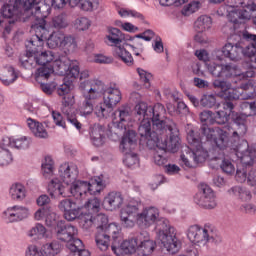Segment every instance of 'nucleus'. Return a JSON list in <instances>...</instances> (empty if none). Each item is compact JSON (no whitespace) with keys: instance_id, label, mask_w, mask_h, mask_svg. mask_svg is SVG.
<instances>
[{"instance_id":"43","label":"nucleus","mask_w":256,"mask_h":256,"mask_svg":"<svg viewBox=\"0 0 256 256\" xmlns=\"http://www.w3.org/2000/svg\"><path fill=\"white\" fill-rule=\"evenodd\" d=\"M103 233H106V235L109 236V238L113 239L114 245L120 243L119 237H121V228L117 223H110L104 227Z\"/></svg>"},{"instance_id":"18","label":"nucleus","mask_w":256,"mask_h":256,"mask_svg":"<svg viewBox=\"0 0 256 256\" xmlns=\"http://www.w3.org/2000/svg\"><path fill=\"white\" fill-rule=\"evenodd\" d=\"M59 177L65 185L69 186L71 183L77 181V177H79V167L73 162H65L59 167Z\"/></svg>"},{"instance_id":"58","label":"nucleus","mask_w":256,"mask_h":256,"mask_svg":"<svg viewBox=\"0 0 256 256\" xmlns=\"http://www.w3.org/2000/svg\"><path fill=\"white\" fill-rule=\"evenodd\" d=\"M74 27L78 31H87L91 27V20L87 17H80L75 20Z\"/></svg>"},{"instance_id":"1","label":"nucleus","mask_w":256,"mask_h":256,"mask_svg":"<svg viewBox=\"0 0 256 256\" xmlns=\"http://www.w3.org/2000/svg\"><path fill=\"white\" fill-rule=\"evenodd\" d=\"M141 201L131 200L120 211V221L125 229H133L135 225L139 227H151L156 223L157 239L164 249L171 255L179 253L181 249V241L177 237L175 227L171 226V222L167 218L159 219V209L153 206L145 207L141 211Z\"/></svg>"},{"instance_id":"19","label":"nucleus","mask_w":256,"mask_h":256,"mask_svg":"<svg viewBox=\"0 0 256 256\" xmlns=\"http://www.w3.org/2000/svg\"><path fill=\"white\" fill-rule=\"evenodd\" d=\"M241 8H234L228 13V19L234 25H239L243 21H249L253 17V12L251 9L247 8V3L240 2Z\"/></svg>"},{"instance_id":"33","label":"nucleus","mask_w":256,"mask_h":256,"mask_svg":"<svg viewBox=\"0 0 256 256\" xmlns=\"http://www.w3.org/2000/svg\"><path fill=\"white\" fill-rule=\"evenodd\" d=\"M19 79V73L15 71V68L11 65H5L0 70V81L3 83L6 87L8 85H13L15 81Z\"/></svg>"},{"instance_id":"15","label":"nucleus","mask_w":256,"mask_h":256,"mask_svg":"<svg viewBox=\"0 0 256 256\" xmlns=\"http://www.w3.org/2000/svg\"><path fill=\"white\" fill-rule=\"evenodd\" d=\"M109 223V218L107 215L100 214H83L80 216V225L86 231L91 229V227H96L97 233L102 232Z\"/></svg>"},{"instance_id":"25","label":"nucleus","mask_w":256,"mask_h":256,"mask_svg":"<svg viewBox=\"0 0 256 256\" xmlns=\"http://www.w3.org/2000/svg\"><path fill=\"white\" fill-rule=\"evenodd\" d=\"M155 247H157V243L149 239L147 232H142L138 235V255L149 256L155 251Z\"/></svg>"},{"instance_id":"8","label":"nucleus","mask_w":256,"mask_h":256,"mask_svg":"<svg viewBox=\"0 0 256 256\" xmlns=\"http://www.w3.org/2000/svg\"><path fill=\"white\" fill-rule=\"evenodd\" d=\"M234 153L242 165L248 166L247 183L251 187L256 185V170L251 167L256 159V149L249 146V142L242 141L234 148Z\"/></svg>"},{"instance_id":"26","label":"nucleus","mask_w":256,"mask_h":256,"mask_svg":"<svg viewBox=\"0 0 256 256\" xmlns=\"http://www.w3.org/2000/svg\"><path fill=\"white\" fill-rule=\"evenodd\" d=\"M4 215L10 223H17L18 221L27 219V217L30 215V212L29 208L25 206L15 205L7 208V210L4 212Z\"/></svg>"},{"instance_id":"38","label":"nucleus","mask_w":256,"mask_h":256,"mask_svg":"<svg viewBox=\"0 0 256 256\" xmlns=\"http://www.w3.org/2000/svg\"><path fill=\"white\" fill-rule=\"evenodd\" d=\"M40 256H55L61 253V243L57 240L44 244L40 250H38Z\"/></svg>"},{"instance_id":"35","label":"nucleus","mask_w":256,"mask_h":256,"mask_svg":"<svg viewBox=\"0 0 256 256\" xmlns=\"http://www.w3.org/2000/svg\"><path fill=\"white\" fill-rule=\"evenodd\" d=\"M69 187L63 186L58 179H53L48 185V193L54 199L57 197H69Z\"/></svg>"},{"instance_id":"28","label":"nucleus","mask_w":256,"mask_h":256,"mask_svg":"<svg viewBox=\"0 0 256 256\" xmlns=\"http://www.w3.org/2000/svg\"><path fill=\"white\" fill-rule=\"evenodd\" d=\"M139 245V236L130 238L128 240H124L120 247H117L115 244H112L111 249L115 255H120L121 251L125 253V255H133L135 251H137V247Z\"/></svg>"},{"instance_id":"12","label":"nucleus","mask_w":256,"mask_h":256,"mask_svg":"<svg viewBox=\"0 0 256 256\" xmlns=\"http://www.w3.org/2000/svg\"><path fill=\"white\" fill-rule=\"evenodd\" d=\"M187 237L194 245L205 247L209 241L215 239V234L213 233V227L210 224H206L204 227L193 225L189 227Z\"/></svg>"},{"instance_id":"60","label":"nucleus","mask_w":256,"mask_h":256,"mask_svg":"<svg viewBox=\"0 0 256 256\" xmlns=\"http://www.w3.org/2000/svg\"><path fill=\"white\" fill-rule=\"evenodd\" d=\"M220 168L226 175H233V173H235V165H233V162L229 159L222 160Z\"/></svg>"},{"instance_id":"3","label":"nucleus","mask_w":256,"mask_h":256,"mask_svg":"<svg viewBox=\"0 0 256 256\" xmlns=\"http://www.w3.org/2000/svg\"><path fill=\"white\" fill-rule=\"evenodd\" d=\"M112 123L117 129L126 131L120 142V151L124 153L123 163L128 169H137L139 166V155L133 153L137 147V132L129 129L133 127V115L129 108H119L113 113Z\"/></svg>"},{"instance_id":"34","label":"nucleus","mask_w":256,"mask_h":256,"mask_svg":"<svg viewBox=\"0 0 256 256\" xmlns=\"http://www.w3.org/2000/svg\"><path fill=\"white\" fill-rule=\"evenodd\" d=\"M104 103L107 107H115L121 101V90L117 86L107 88L103 93Z\"/></svg>"},{"instance_id":"53","label":"nucleus","mask_w":256,"mask_h":256,"mask_svg":"<svg viewBox=\"0 0 256 256\" xmlns=\"http://www.w3.org/2000/svg\"><path fill=\"white\" fill-rule=\"evenodd\" d=\"M167 109L169 113L176 111V113H179L180 115H189V106H187L183 101L177 103V109H175V106L172 104H167Z\"/></svg>"},{"instance_id":"62","label":"nucleus","mask_w":256,"mask_h":256,"mask_svg":"<svg viewBox=\"0 0 256 256\" xmlns=\"http://www.w3.org/2000/svg\"><path fill=\"white\" fill-rule=\"evenodd\" d=\"M223 65L224 64L210 63L208 64V71L213 77H221L223 73Z\"/></svg>"},{"instance_id":"23","label":"nucleus","mask_w":256,"mask_h":256,"mask_svg":"<svg viewBox=\"0 0 256 256\" xmlns=\"http://www.w3.org/2000/svg\"><path fill=\"white\" fill-rule=\"evenodd\" d=\"M124 201L125 198L121 192L112 191L104 197L102 207H104L106 211H117V209L123 207Z\"/></svg>"},{"instance_id":"9","label":"nucleus","mask_w":256,"mask_h":256,"mask_svg":"<svg viewBox=\"0 0 256 256\" xmlns=\"http://www.w3.org/2000/svg\"><path fill=\"white\" fill-rule=\"evenodd\" d=\"M39 39H41L42 45L47 41L49 49H61L65 55L74 53L75 49H77V40H75V37L72 35H65L61 30L53 31L52 33L48 32L47 38Z\"/></svg>"},{"instance_id":"7","label":"nucleus","mask_w":256,"mask_h":256,"mask_svg":"<svg viewBox=\"0 0 256 256\" xmlns=\"http://www.w3.org/2000/svg\"><path fill=\"white\" fill-rule=\"evenodd\" d=\"M57 239L67 243V247L70 251L69 256H90L91 252L85 249L83 241L76 238L79 230L77 227L65 223V221H59L54 228Z\"/></svg>"},{"instance_id":"56","label":"nucleus","mask_w":256,"mask_h":256,"mask_svg":"<svg viewBox=\"0 0 256 256\" xmlns=\"http://www.w3.org/2000/svg\"><path fill=\"white\" fill-rule=\"evenodd\" d=\"M232 192L234 195H238L241 201H251V191L247 190V188L235 186L232 188Z\"/></svg>"},{"instance_id":"36","label":"nucleus","mask_w":256,"mask_h":256,"mask_svg":"<svg viewBox=\"0 0 256 256\" xmlns=\"http://www.w3.org/2000/svg\"><path fill=\"white\" fill-rule=\"evenodd\" d=\"M31 143H33V140H31V137L27 136H21L18 138H4V145H9L10 147H15V149L20 150L29 149V147H31Z\"/></svg>"},{"instance_id":"24","label":"nucleus","mask_w":256,"mask_h":256,"mask_svg":"<svg viewBox=\"0 0 256 256\" xmlns=\"http://www.w3.org/2000/svg\"><path fill=\"white\" fill-rule=\"evenodd\" d=\"M87 87H90V89L86 94H84L86 101L93 103L95 100L99 99L101 95H103V82L99 81L95 82L94 84L89 80L81 82V89H87Z\"/></svg>"},{"instance_id":"2","label":"nucleus","mask_w":256,"mask_h":256,"mask_svg":"<svg viewBox=\"0 0 256 256\" xmlns=\"http://www.w3.org/2000/svg\"><path fill=\"white\" fill-rule=\"evenodd\" d=\"M200 132L202 137L197 136L193 130L187 134V141L190 148L187 147L183 150L180 156V163L186 169H193L199 163H205L207 161L209 153H211V149H207L208 145H212V151H217V149L223 151L227 147H230V126L211 128L207 124H202Z\"/></svg>"},{"instance_id":"14","label":"nucleus","mask_w":256,"mask_h":256,"mask_svg":"<svg viewBox=\"0 0 256 256\" xmlns=\"http://www.w3.org/2000/svg\"><path fill=\"white\" fill-rule=\"evenodd\" d=\"M165 113H167V111L165 110V106L161 103L149 106V119L152 121L154 129L159 133H167L168 125H173L172 121L163 120Z\"/></svg>"},{"instance_id":"48","label":"nucleus","mask_w":256,"mask_h":256,"mask_svg":"<svg viewBox=\"0 0 256 256\" xmlns=\"http://www.w3.org/2000/svg\"><path fill=\"white\" fill-rule=\"evenodd\" d=\"M105 189V184L101 177L96 178L92 183H89V189L87 191V197L89 195H99Z\"/></svg>"},{"instance_id":"57","label":"nucleus","mask_w":256,"mask_h":256,"mask_svg":"<svg viewBox=\"0 0 256 256\" xmlns=\"http://www.w3.org/2000/svg\"><path fill=\"white\" fill-rule=\"evenodd\" d=\"M200 105L202 107H206L207 109H212V107L217 105V98H215V95L213 94H205L200 100Z\"/></svg>"},{"instance_id":"40","label":"nucleus","mask_w":256,"mask_h":256,"mask_svg":"<svg viewBox=\"0 0 256 256\" xmlns=\"http://www.w3.org/2000/svg\"><path fill=\"white\" fill-rule=\"evenodd\" d=\"M70 7H80L82 11H95L99 8V0H69Z\"/></svg>"},{"instance_id":"13","label":"nucleus","mask_w":256,"mask_h":256,"mask_svg":"<svg viewBox=\"0 0 256 256\" xmlns=\"http://www.w3.org/2000/svg\"><path fill=\"white\" fill-rule=\"evenodd\" d=\"M35 0H6L0 9V13L4 19H13V17H21L23 13H27V9H31Z\"/></svg>"},{"instance_id":"54","label":"nucleus","mask_w":256,"mask_h":256,"mask_svg":"<svg viewBox=\"0 0 256 256\" xmlns=\"http://www.w3.org/2000/svg\"><path fill=\"white\" fill-rule=\"evenodd\" d=\"M199 9H201V1H192L187 6H184L182 15L189 17V15H193V13H196Z\"/></svg>"},{"instance_id":"10","label":"nucleus","mask_w":256,"mask_h":256,"mask_svg":"<svg viewBox=\"0 0 256 256\" xmlns=\"http://www.w3.org/2000/svg\"><path fill=\"white\" fill-rule=\"evenodd\" d=\"M157 149H166L170 153H177L181 147V138H179V129L172 123L166 126V132L162 134L156 143Z\"/></svg>"},{"instance_id":"30","label":"nucleus","mask_w":256,"mask_h":256,"mask_svg":"<svg viewBox=\"0 0 256 256\" xmlns=\"http://www.w3.org/2000/svg\"><path fill=\"white\" fill-rule=\"evenodd\" d=\"M68 187V197L72 195L75 199H85L87 197V192L89 191V182L76 180L73 183L69 184Z\"/></svg>"},{"instance_id":"59","label":"nucleus","mask_w":256,"mask_h":256,"mask_svg":"<svg viewBox=\"0 0 256 256\" xmlns=\"http://www.w3.org/2000/svg\"><path fill=\"white\" fill-rule=\"evenodd\" d=\"M137 73H138L141 81L144 82L146 89H149V87H151L150 81L153 78V75H151V73H149L141 68H137Z\"/></svg>"},{"instance_id":"27","label":"nucleus","mask_w":256,"mask_h":256,"mask_svg":"<svg viewBox=\"0 0 256 256\" xmlns=\"http://www.w3.org/2000/svg\"><path fill=\"white\" fill-rule=\"evenodd\" d=\"M59 97H62V113H67V108L75 105V96L71 93V86L67 83L60 85L57 89Z\"/></svg>"},{"instance_id":"41","label":"nucleus","mask_w":256,"mask_h":256,"mask_svg":"<svg viewBox=\"0 0 256 256\" xmlns=\"http://www.w3.org/2000/svg\"><path fill=\"white\" fill-rule=\"evenodd\" d=\"M9 195L13 201H23L27 197V189L21 183L12 184Z\"/></svg>"},{"instance_id":"31","label":"nucleus","mask_w":256,"mask_h":256,"mask_svg":"<svg viewBox=\"0 0 256 256\" xmlns=\"http://www.w3.org/2000/svg\"><path fill=\"white\" fill-rule=\"evenodd\" d=\"M90 139L94 147H102L105 144V127L101 124L90 126Z\"/></svg>"},{"instance_id":"37","label":"nucleus","mask_w":256,"mask_h":256,"mask_svg":"<svg viewBox=\"0 0 256 256\" xmlns=\"http://www.w3.org/2000/svg\"><path fill=\"white\" fill-rule=\"evenodd\" d=\"M57 59H67V57H57L53 51H44L40 55L35 56V63L41 66H51Z\"/></svg>"},{"instance_id":"61","label":"nucleus","mask_w":256,"mask_h":256,"mask_svg":"<svg viewBox=\"0 0 256 256\" xmlns=\"http://www.w3.org/2000/svg\"><path fill=\"white\" fill-rule=\"evenodd\" d=\"M53 165V158L46 156L42 163V172L46 175H50V173H53Z\"/></svg>"},{"instance_id":"47","label":"nucleus","mask_w":256,"mask_h":256,"mask_svg":"<svg viewBox=\"0 0 256 256\" xmlns=\"http://www.w3.org/2000/svg\"><path fill=\"white\" fill-rule=\"evenodd\" d=\"M51 26L54 29H67L69 27V20L67 19L66 14H59L58 16H54L51 21Z\"/></svg>"},{"instance_id":"6","label":"nucleus","mask_w":256,"mask_h":256,"mask_svg":"<svg viewBox=\"0 0 256 256\" xmlns=\"http://www.w3.org/2000/svg\"><path fill=\"white\" fill-rule=\"evenodd\" d=\"M53 73L61 77H77L79 75V61L69 58L56 59L53 65L38 68L35 73V80L37 83L48 81Z\"/></svg>"},{"instance_id":"55","label":"nucleus","mask_w":256,"mask_h":256,"mask_svg":"<svg viewBox=\"0 0 256 256\" xmlns=\"http://www.w3.org/2000/svg\"><path fill=\"white\" fill-rule=\"evenodd\" d=\"M45 233H47V228L43 226L41 223H37L30 231V237H36V239H43L45 237Z\"/></svg>"},{"instance_id":"32","label":"nucleus","mask_w":256,"mask_h":256,"mask_svg":"<svg viewBox=\"0 0 256 256\" xmlns=\"http://www.w3.org/2000/svg\"><path fill=\"white\" fill-rule=\"evenodd\" d=\"M107 44L110 47H123V43H125V34L119 30V28H108V35H106Z\"/></svg>"},{"instance_id":"50","label":"nucleus","mask_w":256,"mask_h":256,"mask_svg":"<svg viewBox=\"0 0 256 256\" xmlns=\"http://www.w3.org/2000/svg\"><path fill=\"white\" fill-rule=\"evenodd\" d=\"M153 161L155 165H158L159 167L167 165V150L158 148V150L154 152Z\"/></svg>"},{"instance_id":"21","label":"nucleus","mask_w":256,"mask_h":256,"mask_svg":"<svg viewBox=\"0 0 256 256\" xmlns=\"http://www.w3.org/2000/svg\"><path fill=\"white\" fill-rule=\"evenodd\" d=\"M58 207L63 211L66 221H75L81 215V208L69 198L60 201Z\"/></svg>"},{"instance_id":"5","label":"nucleus","mask_w":256,"mask_h":256,"mask_svg":"<svg viewBox=\"0 0 256 256\" xmlns=\"http://www.w3.org/2000/svg\"><path fill=\"white\" fill-rule=\"evenodd\" d=\"M31 13L32 20L35 19L36 23L32 24L31 31H34L32 42L30 45L41 46L43 41L49 37V29H47V22L45 19L51 15V6L41 2V0H34L31 7L26 9V13Z\"/></svg>"},{"instance_id":"46","label":"nucleus","mask_w":256,"mask_h":256,"mask_svg":"<svg viewBox=\"0 0 256 256\" xmlns=\"http://www.w3.org/2000/svg\"><path fill=\"white\" fill-rule=\"evenodd\" d=\"M62 113L65 115L68 123H71L73 127H75L78 131H81V127H83V125L81 122H79V120H77V117L75 116V108L73 106L66 108V112Z\"/></svg>"},{"instance_id":"39","label":"nucleus","mask_w":256,"mask_h":256,"mask_svg":"<svg viewBox=\"0 0 256 256\" xmlns=\"http://www.w3.org/2000/svg\"><path fill=\"white\" fill-rule=\"evenodd\" d=\"M9 144H5V138L0 143V167H7L13 163V153L9 150Z\"/></svg>"},{"instance_id":"51","label":"nucleus","mask_w":256,"mask_h":256,"mask_svg":"<svg viewBox=\"0 0 256 256\" xmlns=\"http://www.w3.org/2000/svg\"><path fill=\"white\" fill-rule=\"evenodd\" d=\"M112 107H107V104L100 103L94 108V113L98 119H107L109 117V113H111Z\"/></svg>"},{"instance_id":"42","label":"nucleus","mask_w":256,"mask_h":256,"mask_svg":"<svg viewBox=\"0 0 256 256\" xmlns=\"http://www.w3.org/2000/svg\"><path fill=\"white\" fill-rule=\"evenodd\" d=\"M114 55L118 59L121 60L122 63H125L128 67H131L134 63L133 55L130 54L127 49H125V46H119L114 49Z\"/></svg>"},{"instance_id":"63","label":"nucleus","mask_w":256,"mask_h":256,"mask_svg":"<svg viewBox=\"0 0 256 256\" xmlns=\"http://www.w3.org/2000/svg\"><path fill=\"white\" fill-rule=\"evenodd\" d=\"M58 222L59 221H57V214L53 212L51 208H48V213L46 214L45 219L47 227H55V225L57 226Z\"/></svg>"},{"instance_id":"17","label":"nucleus","mask_w":256,"mask_h":256,"mask_svg":"<svg viewBox=\"0 0 256 256\" xmlns=\"http://www.w3.org/2000/svg\"><path fill=\"white\" fill-rule=\"evenodd\" d=\"M222 76L223 79H234V83H237V81L240 82V85L242 83H245L246 79H251L252 77H255V71L248 70L246 72H242L239 67L236 65L231 64H224L222 67Z\"/></svg>"},{"instance_id":"22","label":"nucleus","mask_w":256,"mask_h":256,"mask_svg":"<svg viewBox=\"0 0 256 256\" xmlns=\"http://www.w3.org/2000/svg\"><path fill=\"white\" fill-rule=\"evenodd\" d=\"M218 53H222V57L230 59V61H240L244 57L243 42L226 43Z\"/></svg>"},{"instance_id":"11","label":"nucleus","mask_w":256,"mask_h":256,"mask_svg":"<svg viewBox=\"0 0 256 256\" xmlns=\"http://www.w3.org/2000/svg\"><path fill=\"white\" fill-rule=\"evenodd\" d=\"M138 134L140 135V143H144L148 149H155L159 137L165 135V132H159L155 129L153 121L143 119L138 127Z\"/></svg>"},{"instance_id":"44","label":"nucleus","mask_w":256,"mask_h":256,"mask_svg":"<svg viewBox=\"0 0 256 256\" xmlns=\"http://www.w3.org/2000/svg\"><path fill=\"white\" fill-rule=\"evenodd\" d=\"M213 21L211 17L207 15L200 16L194 23L195 30L197 33H203V31H207V29H211Z\"/></svg>"},{"instance_id":"20","label":"nucleus","mask_w":256,"mask_h":256,"mask_svg":"<svg viewBox=\"0 0 256 256\" xmlns=\"http://www.w3.org/2000/svg\"><path fill=\"white\" fill-rule=\"evenodd\" d=\"M33 41L32 38L26 42V56H23L20 58L21 66L24 67V69H33L35 67V56L37 53H39V50L41 47H43V44L40 46L35 45V43L30 44Z\"/></svg>"},{"instance_id":"4","label":"nucleus","mask_w":256,"mask_h":256,"mask_svg":"<svg viewBox=\"0 0 256 256\" xmlns=\"http://www.w3.org/2000/svg\"><path fill=\"white\" fill-rule=\"evenodd\" d=\"M220 107L222 110H218L214 115V121L217 125H225V123L229 122V118L232 115V120L236 126V131L231 129V134L233 137H239L245 135L247 133V117H251V115H255L256 113V102H243L241 104V109H249V113L238 114L233 111L235 109V105L231 102V100H225Z\"/></svg>"},{"instance_id":"49","label":"nucleus","mask_w":256,"mask_h":256,"mask_svg":"<svg viewBox=\"0 0 256 256\" xmlns=\"http://www.w3.org/2000/svg\"><path fill=\"white\" fill-rule=\"evenodd\" d=\"M134 111L136 113L137 119L141 121V119H149V105L145 102H139L136 104Z\"/></svg>"},{"instance_id":"16","label":"nucleus","mask_w":256,"mask_h":256,"mask_svg":"<svg viewBox=\"0 0 256 256\" xmlns=\"http://www.w3.org/2000/svg\"><path fill=\"white\" fill-rule=\"evenodd\" d=\"M201 189L202 191L198 192L194 197L196 205L202 209H215V207H217L215 191L207 184H202Z\"/></svg>"},{"instance_id":"52","label":"nucleus","mask_w":256,"mask_h":256,"mask_svg":"<svg viewBox=\"0 0 256 256\" xmlns=\"http://www.w3.org/2000/svg\"><path fill=\"white\" fill-rule=\"evenodd\" d=\"M85 209L89 211L88 215H95L101 210V200L99 198H93L88 200L85 204Z\"/></svg>"},{"instance_id":"45","label":"nucleus","mask_w":256,"mask_h":256,"mask_svg":"<svg viewBox=\"0 0 256 256\" xmlns=\"http://www.w3.org/2000/svg\"><path fill=\"white\" fill-rule=\"evenodd\" d=\"M95 241L100 251H107L109 249V243L111 241V238L108 236L106 232L102 231L96 233Z\"/></svg>"},{"instance_id":"29","label":"nucleus","mask_w":256,"mask_h":256,"mask_svg":"<svg viewBox=\"0 0 256 256\" xmlns=\"http://www.w3.org/2000/svg\"><path fill=\"white\" fill-rule=\"evenodd\" d=\"M242 44L244 57L256 56V34H251L248 31L243 32Z\"/></svg>"},{"instance_id":"64","label":"nucleus","mask_w":256,"mask_h":256,"mask_svg":"<svg viewBox=\"0 0 256 256\" xmlns=\"http://www.w3.org/2000/svg\"><path fill=\"white\" fill-rule=\"evenodd\" d=\"M249 172V166L245 165L242 169L236 170L235 179L238 181V183H245L247 181V175Z\"/></svg>"}]
</instances>
